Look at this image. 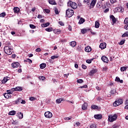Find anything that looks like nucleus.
<instances>
[{
  "label": "nucleus",
  "mask_w": 128,
  "mask_h": 128,
  "mask_svg": "<svg viewBox=\"0 0 128 128\" xmlns=\"http://www.w3.org/2000/svg\"><path fill=\"white\" fill-rule=\"evenodd\" d=\"M85 52H92V48L90 46H88L85 48Z\"/></svg>",
  "instance_id": "nucleus-19"
},
{
  "label": "nucleus",
  "mask_w": 128,
  "mask_h": 128,
  "mask_svg": "<svg viewBox=\"0 0 128 128\" xmlns=\"http://www.w3.org/2000/svg\"><path fill=\"white\" fill-rule=\"evenodd\" d=\"M50 26V22H46L41 24V26L42 28H46V26Z\"/></svg>",
  "instance_id": "nucleus-24"
},
{
  "label": "nucleus",
  "mask_w": 128,
  "mask_h": 128,
  "mask_svg": "<svg viewBox=\"0 0 128 128\" xmlns=\"http://www.w3.org/2000/svg\"><path fill=\"white\" fill-rule=\"evenodd\" d=\"M100 48L101 50H104V48H106V44L104 42L101 43Z\"/></svg>",
  "instance_id": "nucleus-9"
},
{
  "label": "nucleus",
  "mask_w": 128,
  "mask_h": 128,
  "mask_svg": "<svg viewBox=\"0 0 128 128\" xmlns=\"http://www.w3.org/2000/svg\"><path fill=\"white\" fill-rule=\"evenodd\" d=\"M110 94H116V90H112L110 91Z\"/></svg>",
  "instance_id": "nucleus-49"
},
{
  "label": "nucleus",
  "mask_w": 128,
  "mask_h": 128,
  "mask_svg": "<svg viewBox=\"0 0 128 128\" xmlns=\"http://www.w3.org/2000/svg\"><path fill=\"white\" fill-rule=\"evenodd\" d=\"M48 2L50 4H56V2L54 0H49Z\"/></svg>",
  "instance_id": "nucleus-25"
},
{
  "label": "nucleus",
  "mask_w": 128,
  "mask_h": 128,
  "mask_svg": "<svg viewBox=\"0 0 128 128\" xmlns=\"http://www.w3.org/2000/svg\"><path fill=\"white\" fill-rule=\"evenodd\" d=\"M110 18H112L113 24H116V19L114 15L110 16Z\"/></svg>",
  "instance_id": "nucleus-17"
},
{
  "label": "nucleus",
  "mask_w": 128,
  "mask_h": 128,
  "mask_svg": "<svg viewBox=\"0 0 128 128\" xmlns=\"http://www.w3.org/2000/svg\"><path fill=\"white\" fill-rule=\"evenodd\" d=\"M87 108H88V104L86 102H84V104L82 105V110H84Z\"/></svg>",
  "instance_id": "nucleus-15"
},
{
  "label": "nucleus",
  "mask_w": 128,
  "mask_h": 128,
  "mask_svg": "<svg viewBox=\"0 0 128 128\" xmlns=\"http://www.w3.org/2000/svg\"><path fill=\"white\" fill-rule=\"evenodd\" d=\"M116 118H118V115H116V114H114V115L109 116L108 120L110 122H112L116 120Z\"/></svg>",
  "instance_id": "nucleus-3"
},
{
  "label": "nucleus",
  "mask_w": 128,
  "mask_h": 128,
  "mask_svg": "<svg viewBox=\"0 0 128 128\" xmlns=\"http://www.w3.org/2000/svg\"><path fill=\"white\" fill-rule=\"evenodd\" d=\"M90 0H84V2L86 4H88V2H90Z\"/></svg>",
  "instance_id": "nucleus-57"
},
{
  "label": "nucleus",
  "mask_w": 128,
  "mask_h": 128,
  "mask_svg": "<svg viewBox=\"0 0 128 128\" xmlns=\"http://www.w3.org/2000/svg\"><path fill=\"white\" fill-rule=\"evenodd\" d=\"M88 88V86L87 85H84L83 86H80V88Z\"/></svg>",
  "instance_id": "nucleus-50"
},
{
  "label": "nucleus",
  "mask_w": 128,
  "mask_h": 128,
  "mask_svg": "<svg viewBox=\"0 0 128 128\" xmlns=\"http://www.w3.org/2000/svg\"><path fill=\"white\" fill-rule=\"evenodd\" d=\"M44 12H46V14H50V11L48 9H44Z\"/></svg>",
  "instance_id": "nucleus-48"
},
{
  "label": "nucleus",
  "mask_w": 128,
  "mask_h": 128,
  "mask_svg": "<svg viewBox=\"0 0 128 128\" xmlns=\"http://www.w3.org/2000/svg\"><path fill=\"white\" fill-rule=\"evenodd\" d=\"M92 108H93V110H96V108H98V106H96V105H92L91 106Z\"/></svg>",
  "instance_id": "nucleus-38"
},
{
  "label": "nucleus",
  "mask_w": 128,
  "mask_h": 128,
  "mask_svg": "<svg viewBox=\"0 0 128 128\" xmlns=\"http://www.w3.org/2000/svg\"><path fill=\"white\" fill-rule=\"evenodd\" d=\"M84 22H86V20L82 18H80L78 24H82Z\"/></svg>",
  "instance_id": "nucleus-23"
},
{
  "label": "nucleus",
  "mask_w": 128,
  "mask_h": 128,
  "mask_svg": "<svg viewBox=\"0 0 128 128\" xmlns=\"http://www.w3.org/2000/svg\"><path fill=\"white\" fill-rule=\"evenodd\" d=\"M12 64H20V63L18 62H14Z\"/></svg>",
  "instance_id": "nucleus-58"
},
{
  "label": "nucleus",
  "mask_w": 128,
  "mask_h": 128,
  "mask_svg": "<svg viewBox=\"0 0 128 128\" xmlns=\"http://www.w3.org/2000/svg\"><path fill=\"white\" fill-rule=\"evenodd\" d=\"M40 68L42 69L44 68H46V64H40Z\"/></svg>",
  "instance_id": "nucleus-39"
},
{
  "label": "nucleus",
  "mask_w": 128,
  "mask_h": 128,
  "mask_svg": "<svg viewBox=\"0 0 128 128\" xmlns=\"http://www.w3.org/2000/svg\"><path fill=\"white\" fill-rule=\"evenodd\" d=\"M70 46L72 48H74L76 46V41H72L70 42Z\"/></svg>",
  "instance_id": "nucleus-18"
},
{
  "label": "nucleus",
  "mask_w": 128,
  "mask_h": 128,
  "mask_svg": "<svg viewBox=\"0 0 128 128\" xmlns=\"http://www.w3.org/2000/svg\"><path fill=\"white\" fill-rule=\"evenodd\" d=\"M74 12L72 10L68 9L66 10V18H72L74 16Z\"/></svg>",
  "instance_id": "nucleus-2"
},
{
  "label": "nucleus",
  "mask_w": 128,
  "mask_h": 128,
  "mask_svg": "<svg viewBox=\"0 0 128 128\" xmlns=\"http://www.w3.org/2000/svg\"><path fill=\"white\" fill-rule=\"evenodd\" d=\"M124 28L126 30H128V25L125 26Z\"/></svg>",
  "instance_id": "nucleus-63"
},
{
  "label": "nucleus",
  "mask_w": 128,
  "mask_h": 128,
  "mask_svg": "<svg viewBox=\"0 0 128 128\" xmlns=\"http://www.w3.org/2000/svg\"><path fill=\"white\" fill-rule=\"evenodd\" d=\"M102 62H108V58L106 56H102Z\"/></svg>",
  "instance_id": "nucleus-10"
},
{
  "label": "nucleus",
  "mask_w": 128,
  "mask_h": 128,
  "mask_svg": "<svg viewBox=\"0 0 128 128\" xmlns=\"http://www.w3.org/2000/svg\"><path fill=\"white\" fill-rule=\"evenodd\" d=\"M12 92H22V87L17 86L16 88H12Z\"/></svg>",
  "instance_id": "nucleus-6"
},
{
  "label": "nucleus",
  "mask_w": 128,
  "mask_h": 128,
  "mask_svg": "<svg viewBox=\"0 0 128 128\" xmlns=\"http://www.w3.org/2000/svg\"><path fill=\"white\" fill-rule=\"evenodd\" d=\"M94 118H96V120H100L102 118V116L100 114H98L94 116Z\"/></svg>",
  "instance_id": "nucleus-14"
},
{
  "label": "nucleus",
  "mask_w": 128,
  "mask_h": 128,
  "mask_svg": "<svg viewBox=\"0 0 128 128\" xmlns=\"http://www.w3.org/2000/svg\"><path fill=\"white\" fill-rule=\"evenodd\" d=\"M108 10H110V9L106 8V10H104V12L105 14H106V12H108Z\"/></svg>",
  "instance_id": "nucleus-56"
},
{
  "label": "nucleus",
  "mask_w": 128,
  "mask_h": 128,
  "mask_svg": "<svg viewBox=\"0 0 128 128\" xmlns=\"http://www.w3.org/2000/svg\"><path fill=\"white\" fill-rule=\"evenodd\" d=\"M20 104H26V101H25V100H22Z\"/></svg>",
  "instance_id": "nucleus-62"
},
{
  "label": "nucleus",
  "mask_w": 128,
  "mask_h": 128,
  "mask_svg": "<svg viewBox=\"0 0 128 128\" xmlns=\"http://www.w3.org/2000/svg\"><path fill=\"white\" fill-rule=\"evenodd\" d=\"M39 78L41 80H46V77H44V76H39Z\"/></svg>",
  "instance_id": "nucleus-37"
},
{
  "label": "nucleus",
  "mask_w": 128,
  "mask_h": 128,
  "mask_svg": "<svg viewBox=\"0 0 128 128\" xmlns=\"http://www.w3.org/2000/svg\"><path fill=\"white\" fill-rule=\"evenodd\" d=\"M12 68H18V64H12Z\"/></svg>",
  "instance_id": "nucleus-46"
},
{
  "label": "nucleus",
  "mask_w": 128,
  "mask_h": 128,
  "mask_svg": "<svg viewBox=\"0 0 128 128\" xmlns=\"http://www.w3.org/2000/svg\"><path fill=\"white\" fill-rule=\"evenodd\" d=\"M76 82L78 84H82V82H84V80H82V79H79L77 80Z\"/></svg>",
  "instance_id": "nucleus-32"
},
{
  "label": "nucleus",
  "mask_w": 128,
  "mask_h": 128,
  "mask_svg": "<svg viewBox=\"0 0 128 128\" xmlns=\"http://www.w3.org/2000/svg\"><path fill=\"white\" fill-rule=\"evenodd\" d=\"M124 44V41L121 40L120 42L119 43V44H120V46H122V44Z\"/></svg>",
  "instance_id": "nucleus-52"
},
{
  "label": "nucleus",
  "mask_w": 128,
  "mask_h": 128,
  "mask_svg": "<svg viewBox=\"0 0 128 128\" xmlns=\"http://www.w3.org/2000/svg\"><path fill=\"white\" fill-rule=\"evenodd\" d=\"M96 72H98V70H96V69H92V70L90 71V72L89 73V75L90 76H94V74H96Z\"/></svg>",
  "instance_id": "nucleus-11"
},
{
  "label": "nucleus",
  "mask_w": 128,
  "mask_h": 128,
  "mask_svg": "<svg viewBox=\"0 0 128 128\" xmlns=\"http://www.w3.org/2000/svg\"><path fill=\"white\" fill-rule=\"evenodd\" d=\"M53 32L54 34H58L57 29L53 30Z\"/></svg>",
  "instance_id": "nucleus-61"
},
{
  "label": "nucleus",
  "mask_w": 128,
  "mask_h": 128,
  "mask_svg": "<svg viewBox=\"0 0 128 128\" xmlns=\"http://www.w3.org/2000/svg\"><path fill=\"white\" fill-rule=\"evenodd\" d=\"M36 52H42V49H40V48H37L36 50Z\"/></svg>",
  "instance_id": "nucleus-47"
},
{
  "label": "nucleus",
  "mask_w": 128,
  "mask_h": 128,
  "mask_svg": "<svg viewBox=\"0 0 128 128\" xmlns=\"http://www.w3.org/2000/svg\"><path fill=\"white\" fill-rule=\"evenodd\" d=\"M96 90H100V88L98 86H96Z\"/></svg>",
  "instance_id": "nucleus-64"
},
{
  "label": "nucleus",
  "mask_w": 128,
  "mask_h": 128,
  "mask_svg": "<svg viewBox=\"0 0 128 128\" xmlns=\"http://www.w3.org/2000/svg\"><path fill=\"white\" fill-rule=\"evenodd\" d=\"M13 10L15 14H18L20 12V8L18 7H14L13 9Z\"/></svg>",
  "instance_id": "nucleus-13"
},
{
  "label": "nucleus",
  "mask_w": 128,
  "mask_h": 128,
  "mask_svg": "<svg viewBox=\"0 0 128 128\" xmlns=\"http://www.w3.org/2000/svg\"><path fill=\"white\" fill-rule=\"evenodd\" d=\"M5 16H6V12H2V14H0V16H1L2 18H4Z\"/></svg>",
  "instance_id": "nucleus-44"
},
{
  "label": "nucleus",
  "mask_w": 128,
  "mask_h": 128,
  "mask_svg": "<svg viewBox=\"0 0 128 128\" xmlns=\"http://www.w3.org/2000/svg\"><path fill=\"white\" fill-rule=\"evenodd\" d=\"M12 92V90H6V94H12V92Z\"/></svg>",
  "instance_id": "nucleus-45"
},
{
  "label": "nucleus",
  "mask_w": 128,
  "mask_h": 128,
  "mask_svg": "<svg viewBox=\"0 0 128 128\" xmlns=\"http://www.w3.org/2000/svg\"><path fill=\"white\" fill-rule=\"evenodd\" d=\"M90 128H96V126L95 124H92L90 126Z\"/></svg>",
  "instance_id": "nucleus-42"
},
{
  "label": "nucleus",
  "mask_w": 128,
  "mask_h": 128,
  "mask_svg": "<svg viewBox=\"0 0 128 128\" xmlns=\"http://www.w3.org/2000/svg\"><path fill=\"white\" fill-rule=\"evenodd\" d=\"M92 60H94V59L88 60H86V62H87V64H91Z\"/></svg>",
  "instance_id": "nucleus-36"
},
{
  "label": "nucleus",
  "mask_w": 128,
  "mask_h": 128,
  "mask_svg": "<svg viewBox=\"0 0 128 128\" xmlns=\"http://www.w3.org/2000/svg\"><path fill=\"white\" fill-rule=\"evenodd\" d=\"M18 116L20 120H22V118H24V114H22V112H18Z\"/></svg>",
  "instance_id": "nucleus-21"
},
{
  "label": "nucleus",
  "mask_w": 128,
  "mask_h": 128,
  "mask_svg": "<svg viewBox=\"0 0 128 128\" xmlns=\"http://www.w3.org/2000/svg\"><path fill=\"white\" fill-rule=\"evenodd\" d=\"M88 32V29H82L81 30V32H82V34H86V32Z\"/></svg>",
  "instance_id": "nucleus-33"
},
{
  "label": "nucleus",
  "mask_w": 128,
  "mask_h": 128,
  "mask_svg": "<svg viewBox=\"0 0 128 128\" xmlns=\"http://www.w3.org/2000/svg\"><path fill=\"white\" fill-rule=\"evenodd\" d=\"M122 99H119L118 100H116L114 102L113 104L114 106H120V104H122Z\"/></svg>",
  "instance_id": "nucleus-5"
},
{
  "label": "nucleus",
  "mask_w": 128,
  "mask_h": 128,
  "mask_svg": "<svg viewBox=\"0 0 128 128\" xmlns=\"http://www.w3.org/2000/svg\"><path fill=\"white\" fill-rule=\"evenodd\" d=\"M44 116H46V118H52V112H45Z\"/></svg>",
  "instance_id": "nucleus-7"
},
{
  "label": "nucleus",
  "mask_w": 128,
  "mask_h": 128,
  "mask_svg": "<svg viewBox=\"0 0 128 128\" xmlns=\"http://www.w3.org/2000/svg\"><path fill=\"white\" fill-rule=\"evenodd\" d=\"M115 80H116V82H119L120 84H122V82H124V80H120V79L118 77H116Z\"/></svg>",
  "instance_id": "nucleus-22"
},
{
  "label": "nucleus",
  "mask_w": 128,
  "mask_h": 128,
  "mask_svg": "<svg viewBox=\"0 0 128 128\" xmlns=\"http://www.w3.org/2000/svg\"><path fill=\"white\" fill-rule=\"evenodd\" d=\"M4 96L6 98H12V95L8 93H5L4 94Z\"/></svg>",
  "instance_id": "nucleus-16"
},
{
  "label": "nucleus",
  "mask_w": 128,
  "mask_h": 128,
  "mask_svg": "<svg viewBox=\"0 0 128 128\" xmlns=\"http://www.w3.org/2000/svg\"><path fill=\"white\" fill-rule=\"evenodd\" d=\"M95 28H100V22L98 21H96L95 22Z\"/></svg>",
  "instance_id": "nucleus-26"
},
{
  "label": "nucleus",
  "mask_w": 128,
  "mask_h": 128,
  "mask_svg": "<svg viewBox=\"0 0 128 128\" xmlns=\"http://www.w3.org/2000/svg\"><path fill=\"white\" fill-rule=\"evenodd\" d=\"M64 98H60L56 100V102H57V104H60V102H64Z\"/></svg>",
  "instance_id": "nucleus-20"
},
{
  "label": "nucleus",
  "mask_w": 128,
  "mask_h": 128,
  "mask_svg": "<svg viewBox=\"0 0 128 128\" xmlns=\"http://www.w3.org/2000/svg\"><path fill=\"white\" fill-rule=\"evenodd\" d=\"M59 24H60V26H64V22H59Z\"/></svg>",
  "instance_id": "nucleus-60"
},
{
  "label": "nucleus",
  "mask_w": 128,
  "mask_h": 128,
  "mask_svg": "<svg viewBox=\"0 0 128 128\" xmlns=\"http://www.w3.org/2000/svg\"><path fill=\"white\" fill-rule=\"evenodd\" d=\"M30 28H33V29L34 28H36V26H34V25L32 24H30Z\"/></svg>",
  "instance_id": "nucleus-43"
},
{
  "label": "nucleus",
  "mask_w": 128,
  "mask_h": 128,
  "mask_svg": "<svg viewBox=\"0 0 128 128\" xmlns=\"http://www.w3.org/2000/svg\"><path fill=\"white\" fill-rule=\"evenodd\" d=\"M54 10L55 14H58L59 12H58V8H54Z\"/></svg>",
  "instance_id": "nucleus-35"
},
{
  "label": "nucleus",
  "mask_w": 128,
  "mask_h": 128,
  "mask_svg": "<svg viewBox=\"0 0 128 128\" xmlns=\"http://www.w3.org/2000/svg\"><path fill=\"white\" fill-rule=\"evenodd\" d=\"M82 67L83 70H86V66L84 64H82Z\"/></svg>",
  "instance_id": "nucleus-53"
},
{
  "label": "nucleus",
  "mask_w": 128,
  "mask_h": 128,
  "mask_svg": "<svg viewBox=\"0 0 128 128\" xmlns=\"http://www.w3.org/2000/svg\"><path fill=\"white\" fill-rule=\"evenodd\" d=\"M24 62H28L30 64H32V61L30 59H29V58H28L26 60H25Z\"/></svg>",
  "instance_id": "nucleus-40"
},
{
  "label": "nucleus",
  "mask_w": 128,
  "mask_h": 128,
  "mask_svg": "<svg viewBox=\"0 0 128 128\" xmlns=\"http://www.w3.org/2000/svg\"><path fill=\"white\" fill-rule=\"evenodd\" d=\"M64 120H71V118H70L66 117V118H64Z\"/></svg>",
  "instance_id": "nucleus-59"
},
{
  "label": "nucleus",
  "mask_w": 128,
  "mask_h": 128,
  "mask_svg": "<svg viewBox=\"0 0 128 128\" xmlns=\"http://www.w3.org/2000/svg\"><path fill=\"white\" fill-rule=\"evenodd\" d=\"M124 24H128V18H125L124 20Z\"/></svg>",
  "instance_id": "nucleus-41"
},
{
  "label": "nucleus",
  "mask_w": 128,
  "mask_h": 128,
  "mask_svg": "<svg viewBox=\"0 0 128 128\" xmlns=\"http://www.w3.org/2000/svg\"><path fill=\"white\" fill-rule=\"evenodd\" d=\"M126 36H127V38H128V32H125L122 35V38H124Z\"/></svg>",
  "instance_id": "nucleus-34"
},
{
  "label": "nucleus",
  "mask_w": 128,
  "mask_h": 128,
  "mask_svg": "<svg viewBox=\"0 0 128 128\" xmlns=\"http://www.w3.org/2000/svg\"><path fill=\"white\" fill-rule=\"evenodd\" d=\"M127 68H128V67L122 66L120 68V70H121V72H126V70Z\"/></svg>",
  "instance_id": "nucleus-29"
},
{
  "label": "nucleus",
  "mask_w": 128,
  "mask_h": 128,
  "mask_svg": "<svg viewBox=\"0 0 128 128\" xmlns=\"http://www.w3.org/2000/svg\"><path fill=\"white\" fill-rule=\"evenodd\" d=\"M68 6H70L73 10H76L78 6H76V3L72 2H69L68 3Z\"/></svg>",
  "instance_id": "nucleus-4"
},
{
  "label": "nucleus",
  "mask_w": 128,
  "mask_h": 128,
  "mask_svg": "<svg viewBox=\"0 0 128 128\" xmlns=\"http://www.w3.org/2000/svg\"><path fill=\"white\" fill-rule=\"evenodd\" d=\"M62 32V30L60 29H57V34H60Z\"/></svg>",
  "instance_id": "nucleus-51"
},
{
  "label": "nucleus",
  "mask_w": 128,
  "mask_h": 128,
  "mask_svg": "<svg viewBox=\"0 0 128 128\" xmlns=\"http://www.w3.org/2000/svg\"><path fill=\"white\" fill-rule=\"evenodd\" d=\"M96 0H92L90 3V6L92 8H94V6H96Z\"/></svg>",
  "instance_id": "nucleus-12"
},
{
  "label": "nucleus",
  "mask_w": 128,
  "mask_h": 128,
  "mask_svg": "<svg viewBox=\"0 0 128 128\" xmlns=\"http://www.w3.org/2000/svg\"><path fill=\"white\" fill-rule=\"evenodd\" d=\"M111 4H114L116 2V0H110Z\"/></svg>",
  "instance_id": "nucleus-54"
},
{
  "label": "nucleus",
  "mask_w": 128,
  "mask_h": 128,
  "mask_svg": "<svg viewBox=\"0 0 128 128\" xmlns=\"http://www.w3.org/2000/svg\"><path fill=\"white\" fill-rule=\"evenodd\" d=\"M10 78L8 76L4 77V79L2 80V84H6L8 80H10Z\"/></svg>",
  "instance_id": "nucleus-8"
},
{
  "label": "nucleus",
  "mask_w": 128,
  "mask_h": 128,
  "mask_svg": "<svg viewBox=\"0 0 128 128\" xmlns=\"http://www.w3.org/2000/svg\"><path fill=\"white\" fill-rule=\"evenodd\" d=\"M4 52L6 54H12V49L10 46H6L4 48Z\"/></svg>",
  "instance_id": "nucleus-1"
},
{
  "label": "nucleus",
  "mask_w": 128,
  "mask_h": 128,
  "mask_svg": "<svg viewBox=\"0 0 128 128\" xmlns=\"http://www.w3.org/2000/svg\"><path fill=\"white\" fill-rule=\"evenodd\" d=\"M8 114L10 116H14L16 114V111L15 110H12L9 112Z\"/></svg>",
  "instance_id": "nucleus-28"
},
{
  "label": "nucleus",
  "mask_w": 128,
  "mask_h": 128,
  "mask_svg": "<svg viewBox=\"0 0 128 128\" xmlns=\"http://www.w3.org/2000/svg\"><path fill=\"white\" fill-rule=\"evenodd\" d=\"M22 99L18 98L16 101H15V103L16 104H20V102H22Z\"/></svg>",
  "instance_id": "nucleus-30"
},
{
  "label": "nucleus",
  "mask_w": 128,
  "mask_h": 128,
  "mask_svg": "<svg viewBox=\"0 0 128 128\" xmlns=\"http://www.w3.org/2000/svg\"><path fill=\"white\" fill-rule=\"evenodd\" d=\"M60 58V56L58 54H56L51 56V60H54L55 58Z\"/></svg>",
  "instance_id": "nucleus-27"
},
{
  "label": "nucleus",
  "mask_w": 128,
  "mask_h": 128,
  "mask_svg": "<svg viewBox=\"0 0 128 128\" xmlns=\"http://www.w3.org/2000/svg\"><path fill=\"white\" fill-rule=\"evenodd\" d=\"M112 128H120V126H118L116 125H114L112 127Z\"/></svg>",
  "instance_id": "nucleus-55"
},
{
  "label": "nucleus",
  "mask_w": 128,
  "mask_h": 128,
  "mask_svg": "<svg viewBox=\"0 0 128 128\" xmlns=\"http://www.w3.org/2000/svg\"><path fill=\"white\" fill-rule=\"evenodd\" d=\"M46 32H52V28H48L46 29Z\"/></svg>",
  "instance_id": "nucleus-31"
}]
</instances>
